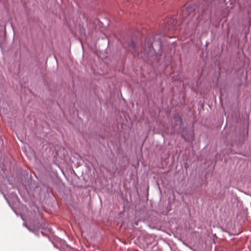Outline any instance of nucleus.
Instances as JSON below:
<instances>
[{
    "mask_svg": "<svg viewBox=\"0 0 251 251\" xmlns=\"http://www.w3.org/2000/svg\"><path fill=\"white\" fill-rule=\"evenodd\" d=\"M195 15V12L193 6L189 5L183 8L181 12V15L183 18L186 19L189 18L191 19Z\"/></svg>",
    "mask_w": 251,
    "mask_h": 251,
    "instance_id": "nucleus-2",
    "label": "nucleus"
},
{
    "mask_svg": "<svg viewBox=\"0 0 251 251\" xmlns=\"http://www.w3.org/2000/svg\"><path fill=\"white\" fill-rule=\"evenodd\" d=\"M129 46L131 48L130 51L132 52H133V51H136V50H135V43L132 41H131L130 43L129 44Z\"/></svg>",
    "mask_w": 251,
    "mask_h": 251,
    "instance_id": "nucleus-6",
    "label": "nucleus"
},
{
    "mask_svg": "<svg viewBox=\"0 0 251 251\" xmlns=\"http://www.w3.org/2000/svg\"><path fill=\"white\" fill-rule=\"evenodd\" d=\"M144 55H141V57L143 58L144 57H147L153 53L152 46L151 43L148 42L145 45V49L143 51Z\"/></svg>",
    "mask_w": 251,
    "mask_h": 251,
    "instance_id": "nucleus-3",
    "label": "nucleus"
},
{
    "mask_svg": "<svg viewBox=\"0 0 251 251\" xmlns=\"http://www.w3.org/2000/svg\"><path fill=\"white\" fill-rule=\"evenodd\" d=\"M195 15V12L193 6L189 5L183 8L181 12V15L183 18L186 19L189 18L191 19Z\"/></svg>",
    "mask_w": 251,
    "mask_h": 251,
    "instance_id": "nucleus-1",
    "label": "nucleus"
},
{
    "mask_svg": "<svg viewBox=\"0 0 251 251\" xmlns=\"http://www.w3.org/2000/svg\"><path fill=\"white\" fill-rule=\"evenodd\" d=\"M34 206H36L37 209H39V207L38 206H37V205H33Z\"/></svg>",
    "mask_w": 251,
    "mask_h": 251,
    "instance_id": "nucleus-7",
    "label": "nucleus"
},
{
    "mask_svg": "<svg viewBox=\"0 0 251 251\" xmlns=\"http://www.w3.org/2000/svg\"><path fill=\"white\" fill-rule=\"evenodd\" d=\"M181 135L186 141L191 142L194 140V132L192 130H184Z\"/></svg>",
    "mask_w": 251,
    "mask_h": 251,
    "instance_id": "nucleus-4",
    "label": "nucleus"
},
{
    "mask_svg": "<svg viewBox=\"0 0 251 251\" xmlns=\"http://www.w3.org/2000/svg\"><path fill=\"white\" fill-rule=\"evenodd\" d=\"M174 120H175V123H176V125H178L181 126L182 124V119L180 116H177L176 117H174Z\"/></svg>",
    "mask_w": 251,
    "mask_h": 251,
    "instance_id": "nucleus-5",
    "label": "nucleus"
}]
</instances>
